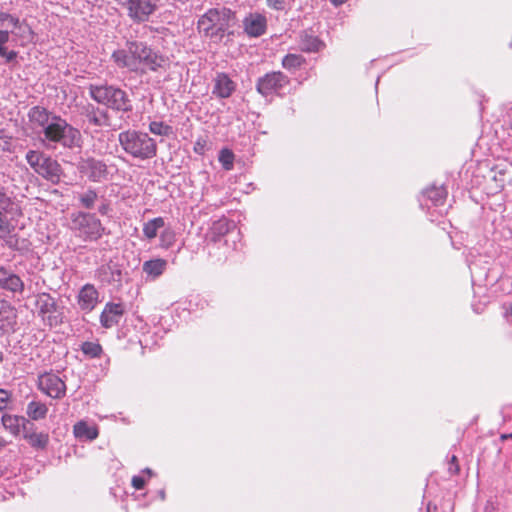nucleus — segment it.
I'll return each mask as SVG.
<instances>
[{"mask_svg":"<svg viewBox=\"0 0 512 512\" xmlns=\"http://www.w3.org/2000/svg\"><path fill=\"white\" fill-rule=\"evenodd\" d=\"M111 57L119 68L140 73L157 71L167 62L165 57L138 41H128L124 48L114 51Z\"/></svg>","mask_w":512,"mask_h":512,"instance_id":"1","label":"nucleus"},{"mask_svg":"<svg viewBox=\"0 0 512 512\" xmlns=\"http://www.w3.org/2000/svg\"><path fill=\"white\" fill-rule=\"evenodd\" d=\"M235 24L234 13L227 8H212L203 14L197 23L200 34L218 42Z\"/></svg>","mask_w":512,"mask_h":512,"instance_id":"2","label":"nucleus"},{"mask_svg":"<svg viewBox=\"0 0 512 512\" xmlns=\"http://www.w3.org/2000/svg\"><path fill=\"white\" fill-rule=\"evenodd\" d=\"M118 139L123 150L134 158L147 160L157 154L156 142L147 133L127 130L121 132Z\"/></svg>","mask_w":512,"mask_h":512,"instance_id":"3","label":"nucleus"},{"mask_svg":"<svg viewBox=\"0 0 512 512\" xmlns=\"http://www.w3.org/2000/svg\"><path fill=\"white\" fill-rule=\"evenodd\" d=\"M90 93L95 101L107 107L125 112L131 110V103L127 94L119 88L113 86H92Z\"/></svg>","mask_w":512,"mask_h":512,"instance_id":"4","label":"nucleus"},{"mask_svg":"<svg viewBox=\"0 0 512 512\" xmlns=\"http://www.w3.org/2000/svg\"><path fill=\"white\" fill-rule=\"evenodd\" d=\"M43 131L46 139L53 142H60L66 147L76 146L80 141L79 131L59 117H52L51 122Z\"/></svg>","mask_w":512,"mask_h":512,"instance_id":"5","label":"nucleus"},{"mask_svg":"<svg viewBox=\"0 0 512 512\" xmlns=\"http://www.w3.org/2000/svg\"><path fill=\"white\" fill-rule=\"evenodd\" d=\"M26 160L31 168L45 179L52 183H58L60 181L62 169L56 160L33 150L27 152Z\"/></svg>","mask_w":512,"mask_h":512,"instance_id":"6","label":"nucleus"},{"mask_svg":"<svg viewBox=\"0 0 512 512\" xmlns=\"http://www.w3.org/2000/svg\"><path fill=\"white\" fill-rule=\"evenodd\" d=\"M72 228L85 241H96L103 235L104 227L93 214L78 212L72 215Z\"/></svg>","mask_w":512,"mask_h":512,"instance_id":"7","label":"nucleus"},{"mask_svg":"<svg viewBox=\"0 0 512 512\" xmlns=\"http://www.w3.org/2000/svg\"><path fill=\"white\" fill-rule=\"evenodd\" d=\"M289 83V79L282 72H270L259 78L256 89L264 97L274 95Z\"/></svg>","mask_w":512,"mask_h":512,"instance_id":"8","label":"nucleus"},{"mask_svg":"<svg viewBox=\"0 0 512 512\" xmlns=\"http://www.w3.org/2000/svg\"><path fill=\"white\" fill-rule=\"evenodd\" d=\"M39 389L54 399H61L65 396L66 385L64 381L54 373H44L38 378Z\"/></svg>","mask_w":512,"mask_h":512,"instance_id":"9","label":"nucleus"},{"mask_svg":"<svg viewBox=\"0 0 512 512\" xmlns=\"http://www.w3.org/2000/svg\"><path fill=\"white\" fill-rule=\"evenodd\" d=\"M158 0H128V15L136 21H145L156 9Z\"/></svg>","mask_w":512,"mask_h":512,"instance_id":"10","label":"nucleus"},{"mask_svg":"<svg viewBox=\"0 0 512 512\" xmlns=\"http://www.w3.org/2000/svg\"><path fill=\"white\" fill-rule=\"evenodd\" d=\"M0 287L13 294H22L25 285L18 275L0 265Z\"/></svg>","mask_w":512,"mask_h":512,"instance_id":"11","label":"nucleus"},{"mask_svg":"<svg viewBox=\"0 0 512 512\" xmlns=\"http://www.w3.org/2000/svg\"><path fill=\"white\" fill-rule=\"evenodd\" d=\"M124 314L122 304L107 303L102 311L100 322L105 328H111L117 325Z\"/></svg>","mask_w":512,"mask_h":512,"instance_id":"12","label":"nucleus"},{"mask_svg":"<svg viewBox=\"0 0 512 512\" xmlns=\"http://www.w3.org/2000/svg\"><path fill=\"white\" fill-rule=\"evenodd\" d=\"M81 170L93 181H100L105 178L107 173L106 165L95 159L85 160L81 165Z\"/></svg>","mask_w":512,"mask_h":512,"instance_id":"13","label":"nucleus"},{"mask_svg":"<svg viewBox=\"0 0 512 512\" xmlns=\"http://www.w3.org/2000/svg\"><path fill=\"white\" fill-rule=\"evenodd\" d=\"M36 307L39 314L44 320H48L49 324L52 325L51 314L56 311V302L53 297L47 293H41L37 295Z\"/></svg>","mask_w":512,"mask_h":512,"instance_id":"14","label":"nucleus"},{"mask_svg":"<svg viewBox=\"0 0 512 512\" xmlns=\"http://www.w3.org/2000/svg\"><path fill=\"white\" fill-rule=\"evenodd\" d=\"M234 90L235 84L226 74H217L214 79L213 94L220 98H228Z\"/></svg>","mask_w":512,"mask_h":512,"instance_id":"15","label":"nucleus"},{"mask_svg":"<svg viewBox=\"0 0 512 512\" xmlns=\"http://www.w3.org/2000/svg\"><path fill=\"white\" fill-rule=\"evenodd\" d=\"M245 32L253 37H258L265 32L266 19L264 16L255 14L244 19Z\"/></svg>","mask_w":512,"mask_h":512,"instance_id":"16","label":"nucleus"},{"mask_svg":"<svg viewBox=\"0 0 512 512\" xmlns=\"http://www.w3.org/2000/svg\"><path fill=\"white\" fill-rule=\"evenodd\" d=\"M98 300V292L92 285H85L79 292L78 303L83 310H92Z\"/></svg>","mask_w":512,"mask_h":512,"instance_id":"17","label":"nucleus"},{"mask_svg":"<svg viewBox=\"0 0 512 512\" xmlns=\"http://www.w3.org/2000/svg\"><path fill=\"white\" fill-rule=\"evenodd\" d=\"M99 278L102 282L111 284V283H120L122 279V272L119 266L115 263H108L102 265L98 270Z\"/></svg>","mask_w":512,"mask_h":512,"instance_id":"18","label":"nucleus"},{"mask_svg":"<svg viewBox=\"0 0 512 512\" xmlns=\"http://www.w3.org/2000/svg\"><path fill=\"white\" fill-rule=\"evenodd\" d=\"M28 421L24 417L15 415H4L2 417V424L13 435H19L21 431H26V424Z\"/></svg>","mask_w":512,"mask_h":512,"instance_id":"19","label":"nucleus"},{"mask_svg":"<svg viewBox=\"0 0 512 512\" xmlns=\"http://www.w3.org/2000/svg\"><path fill=\"white\" fill-rule=\"evenodd\" d=\"M29 119L32 123L42 127L43 129L49 125L52 117L48 111L41 107H33L29 112Z\"/></svg>","mask_w":512,"mask_h":512,"instance_id":"20","label":"nucleus"},{"mask_svg":"<svg viewBox=\"0 0 512 512\" xmlns=\"http://www.w3.org/2000/svg\"><path fill=\"white\" fill-rule=\"evenodd\" d=\"M24 438L32 447L37 449H44L49 441L48 434L30 432L28 429L24 432Z\"/></svg>","mask_w":512,"mask_h":512,"instance_id":"21","label":"nucleus"},{"mask_svg":"<svg viewBox=\"0 0 512 512\" xmlns=\"http://www.w3.org/2000/svg\"><path fill=\"white\" fill-rule=\"evenodd\" d=\"M166 264L167 263L164 259L149 260L144 262L143 271L148 275L158 277L164 272Z\"/></svg>","mask_w":512,"mask_h":512,"instance_id":"22","label":"nucleus"},{"mask_svg":"<svg viewBox=\"0 0 512 512\" xmlns=\"http://www.w3.org/2000/svg\"><path fill=\"white\" fill-rule=\"evenodd\" d=\"M74 435L77 438L93 440L97 438L98 431L95 427H90L85 422L80 421L74 425Z\"/></svg>","mask_w":512,"mask_h":512,"instance_id":"23","label":"nucleus"},{"mask_svg":"<svg viewBox=\"0 0 512 512\" xmlns=\"http://www.w3.org/2000/svg\"><path fill=\"white\" fill-rule=\"evenodd\" d=\"M47 411V406L39 401H32L27 406V415L33 420L45 418Z\"/></svg>","mask_w":512,"mask_h":512,"instance_id":"24","label":"nucleus"},{"mask_svg":"<svg viewBox=\"0 0 512 512\" xmlns=\"http://www.w3.org/2000/svg\"><path fill=\"white\" fill-rule=\"evenodd\" d=\"M164 224V219L162 217H157L148 221L143 226L144 236L149 240L154 239L157 236L158 230L164 227Z\"/></svg>","mask_w":512,"mask_h":512,"instance_id":"25","label":"nucleus"},{"mask_svg":"<svg viewBox=\"0 0 512 512\" xmlns=\"http://www.w3.org/2000/svg\"><path fill=\"white\" fill-rule=\"evenodd\" d=\"M149 130L151 133L159 136H168L172 133V128L169 125L159 121L151 122Z\"/></svg>","mask_w":512,"mask_h":512,"instance_id":"26","label":"nucleus"},{"mask_svg":"<svg viewBox=\"0 0 512 512\" xmlns=\"http://www.w3.org/2000/svg\"><path fill=\"white\" fill-rule=\"evenodd\" d=\"M304 59L301 55L288 54L282 60V65L286 69L297 68L302 65Z\"/></svg>","mask_w":512,"mask_h":512,"instance_id":"27","label":"nucleus"},{"mask_svg":"<svg viewBox=\"0 0 512 512\" xmlns=\"http://www.w3.org/2000/svg\"><path fill=\"white\" fill-rule=\"evenodd\" d=\"M219 162L222 164L225 170H231L233 168L234 154L229 149H222L219 153Z\"/></svg>","mask_w":512,"mask_h":512,"instance_id":"28","label":"nucleus"},{"mask_svg":"<svg viewBox=\"0 0 512 512\" xmlns=\"http://www.w3.org/2000/svg\"><path fill=\"white\" fill-rule=\"evenodd\" d=\"M82 351L85 355L90 357H98L102 352V347L98 343L84 342L82 344Z\"/></svg>","mask_w":512,"mask_h":512,"instance_id":"29","label":"nucleus"},{"mask_svg":"<svg viewBox=\"0 0 512 512\" xmlns=\"http://www.w3.org/2000/svg\"><path fill=\"white\" fill-rule=\"evenodd\" d=\"M427 195L429 199H431L436 205H438L439 203L443 202L446 196V192L442 188L434 187L427 190Z\"/></svg>","mask_w":512,"mask_h":512,"instance_id":"30","label":"nucleus"},{"mask_svg":"<svg viewBox=\"0 0 512 512\" xmlns=\"http://www.w3.org/2000/svg\"><path fill=\"white\" fill-rule=\"evenodd\" d=\"M321 46V42L315 37H306L302 40V49L308 52L317 51Z\"/></svg>","mask_w":512,"mask_h":512,"instance_id":"31","label":"nucleus"},{"mask_svg":"<svg viewBox=\"0 0 512 512\" xmlns=\"http://www.w3.org/2000/svg\"><path fill=\"white\" fill-rule=\"evenodd\" d=\"M89 121L97 126H109L108 116L104 111L93 113L89 116Z\"/></svg>","mask_w":512,"mask_h":512,"instance_id":"32","label":"nucleus"},{"mask_svg":"<svg viewBox=\"0 0 512 512\" xmlns=\"http://www.w3.org/2000/svg\"><path fill=\"white\" fill-rule=\"evenodd\" d=\"M7 23V25H11L15 28H21L22 25L20 24V21L17 17H14L11 14L0 12V24L4 25Z\"/></svg>","mask_w":512,"mask_h":512,"instance_id":"33","label":"nucleus"},{"mask_svg":"<svg viewBox=\"0 0 512 512\" xmlns=\"http://www.w3.org/2000/svg\"><path fill=\"white\" fill-rule=\"evenodd\" d=\"M97 199V194L94 191H87L80 197L82 205L86 208H92Z\"/></svg>","mask_w":512,"mask_h":512,"instance_id":"34","label":"nucleus"},{"mask_svg":"<svg viewBox=\"0 0 512 512\" xmlns=\"http://www.w3.org/2000/svg\"><path fill=\"white\" fill-rule=\"evenodd\" d=\"M230 229V223L226 219H221L215 222L212 226V231L219 235L227 233Z\"/></svg>","mask_w":512,"mask_h":512,"instance_id":"35","label":"nucleus"},{"mask_svg":"<svg viewBox=\"0 0 512 512\" xmlns=\"http://www.w3.org/2000/svg\"><path fill=\"white\" fill-rule=\"evenodd\" d=\"M161 245L165 248H169L175 241V234L170 230H165L160 236Z\"/></svg>","mask_w":512,"mask_h":512,"instance_id":"36","label":"nucleus"},{"mask_svg":"<svg viewBox=\"0 0 512 512\" xmlns=\"http://www.w3.org/2000/svg\"><path fill=\"white\" fill-rule=\"evenodd\" d=\"M12 205V201L9 196H7L3 187L0 186V207L4 210H8Z\"/></svg>","mask_w":512,"mask_h":512,"instance_id":"37","label":"nucleus"},{"mask_svg":"<svg viewBox=\"0 0 512 512\" xmlns=\"http://www.w3.org/2000/svg\"><path fill=\"white\" fill-rule=\"evenodd\" d=\"M268 7L274 10H283L285 8L286 0H266Z\"/></svg>","mask_w":512,"mask_h":512,"instance_id":"38","label":"nucleus"},{"mask_svg":"<svg viewBox=\"0 0 512 512\" xmlns=\"http://www.w3.org/2000/svg\"><path fill=\"white\" fill-rule=\"evenodd\" d=\"M206 145L207 141L203 138H199L194 145V151L198 154H204Z\"/></svg>","mask_w":512,"mask_h":512,"instance_id":"39","label":"nucleus"},{"mask_svg":"<svg viewBox=\"0 0 512 512\" xmlns=\"http://www.w3.org/2000/svg\"><path fill=\"white\" fill-rule=\"evenodd\" d=\"M16 55V52L8 51L4 46H0V56L6 58L8 62L12 61Z\"/></svg>","mask_w":512,"mask_h":512,"instance_id":"40","label":"nucleus"},{"mask_svg":"<svg viewBox=\"0 0 512 512\" xmlns=\"http://www.w3.org/2000/svg\"><path fill=\"white\" fill-rule=\"evenodd\" d=\"M8 400H9L8 392L3 389H0V410H3L6 408Z\"/></svg>","mask_w":512,"mask_h":512,"instance_id":"41","label":"nucleus"},{"mask_svg":"<svg viewBox=\"0 0 512 512\" xmlns=\"http://www.w3.org/2000/svg\"><path fill=\"white\" fill-rule=\"evenodd\" d=\"M132 485L135 489L140 490L144 487L145 481L142 477L134 476L132 478Z\"/></svg>","mask_w":512,"mask_h":512,"instance_id":"42","label":"nucleus"},{"mask_svg":"<svg viewBox=\"0 0 512 512\" xmlns=\"http://www.w3.org/2000/svg\"><path fill=\"white\" fill-rule=\"evenodd\" d=\"M449 470H450V472H452L454 474L458 473L459 466L457 464V457L456 456H452L451 461H450Z\"/></svg>","mask_w":512,"mask_h":512,"instance_id":"43","label":"nucleus"},{"mask_svg":"<svg viewBox=\"0 0 512 512\" xmlns=\"http://www.w3.org/2000/svg\"><path fill=\"white\" fill-rule=\"evenodd\" d=\"M9 40V32L7 30H0V46H3Z\"/></svg>","mask_w":512,"mask_h":512,"instance_id":"44","label":"nucleus"},{"mask_svg":"<svg viewBox=\"0 0 512 512\" xmlns=\"http://www.w3.org/2000/svg\"><path fill=\"white\" fill-rule=\"evenodd\" d=\"M332 4H334L335 6H339V5H342L343 3L346 2V0H331Z\"/></svg>","mask_w":512,"mask_h":512,"instance_id":"45","label":"nucleus"},{"mask_svg":"<svg viewBox=\"0 0 512 512\" xmlns=\"http://www.w3.org/2000/svg\"><path fill=\"white\" fill-rule=\"evenodd\" d=\"M505 181L504 179H500V183L497 185L498 188L502 189L504 187Z\"/></svg>","mask_w":512,"mask_h":512,"instance_id":"46","label":"nucleus"},{"mask_svg":"<svg viewBox=\"0 0 512 512\" xmlns=\"http://www.w3.org/2000/svg\"><path fill=\"white\" fill-rule=\"evenodd\" d=\"M507 438H512V433L511 434H503V435H501V439H507Z\"/></svg>","mask_w":512,"mask_h":512,"instance_id":"47","label":"nucleus"},{"mask_svg":"<svg viewBox=\"0 0 512 512\" xmlns=\"http://www.w3.org/2000/svg\"><path fill=\"white\" fill-rule=\"evenodd\" d=\"M5 441L0 437V447H3L5 446Z\"/></svg>","mask_w":512,"mask_h":512,"instance_id":"48","label":"nucleus"},{"mask_svg":"<svg viewBox=\"0 0 512 512\" xmlns=\"http://www.w3.org/2000/svg\"><path fill=\"white\" fill-rule=\"evenodd\" d=\"M508 312L509 314L512 316V303L510 304L509 308H508Z\"/></svg>","mask_w":512,"mask_h":512,"instance_id":"49","label":"nucleus"},{"mask_svg":"<svg viewBox=\"0 0 512 512\" xmlns=\"http://www.w3.org/2000/svg\"><path fill=\"white\" fill-rule=\"evenodd\" d=\"M426 512H435V511H432L430 506L427 507V511Z\"/></svg>","mask_w":512,"mask_h":512,"instance_id":"50","label":"nucleus"},{"mask_svg":"<svg viewBox=\"0 0 512 512\" xmlns=\"http://www.w3.org/2000/svg\"><path fill=\"white\" fill-rule=\"evenodd\" d=\"M494 180H495V181H498V180L500 181V177H497V176L495 175V176H494Z\"/></svg>","mask_w":512,"mask_h":512,"instance_id":"51","label":"nucleus"},{"mask_svg":"<svg viewBox=\"0 0 512 512\" xmlns=\"http://www.w3.org/2000/svg\"><path fill=\"white\" fill-rule=\"evenodd\" d=\"M494 180H495V181H498V180L500 181V177H497V176L495 175V176H494Z\"/></svg>","mask_w":512,"mask_h":512,"instance_id":"52","label":"nucleus"},{"mask_svg":"<svg viewBox=\"0 0 512 512\" xmlns=\"http://www.w3.org/2000/svg\"><path fill=\"white\" fill-rule=\"evenodd\" d=\"M100 212H101V213H104V212H105V207H103L102 209H100Z\"/></svg>","mask_w":512,"mask_h":512,"instance_id":"53","label":"nucleus"},{"mask_svg":"<svg viewBox=\"0 0 512 512\" xmlns=\"http://www.w3.org/2000/svg\"><path fill=\"white\" fill-rule=\"evenodd\" d=\"M147 473H149L151 475V470L150 469H146Z\"/></svg>","mask_w":512,"mask_h":512,"instance_id":"54","label":"nucleus"},{"mask_svg":"<svg viewBox=\"0 0 512 512\" xmlns=\"http://www.w3.org/2000/svg\"><path fill=\"white\" fill-rule=\"evenodd\" d=\"M2 361V353L0 352V362Z\"/></svg>","mask_w":512,"mask_h":512,"instance_id":"55","label":"nucleus"}]
</instances>
